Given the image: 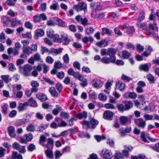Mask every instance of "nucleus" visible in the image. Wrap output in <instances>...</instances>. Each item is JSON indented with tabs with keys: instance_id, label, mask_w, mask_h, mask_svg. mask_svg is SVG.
Segmentation results:
<instances>
[{
	"instance_id": "obj_5",
	"label": "nucleus",
	"mask_w": 159,
	"mask_h": 159,
	"mask_svg": "<svg viewBox=\"0 0 159 159\" xmlns=\"http://www.w3.org/2000/svg\"><path fill=\"white\" fill-rule=\"evenodd\" d=\"M135 124L139 127L142 129H144L146 125L145 121L143 120L142 118H139L134 120Z\"/></svg>"
},
{
	"instance_id": "obj_14",
	"label": "nucleus",
	"mask_w": 159,
	"mask_h": 159,
	"mask_svg": "<svg viewBox=\"0 0 159 159\" xmlns=\"http://www.w3.org/2000/svg\"><path fill=\"white\" fill-rule=\"evenodd\" d=\"M36 97L41 101H45L48 99L47 96L45 94L40 93L36 94Z\"/></svg>"
},
{
	"instance_id": "obj_16",
	"label": "nucleus",
	"mask_w": 159,
	"mask_h": 159,
	"mask_svg": "<svg viewBox=\"0 0 159 159\" xmlns=\"http://www.w3.org/2000/svg\"><path fill=\"white\" fill-rule=\"evenodd\" d=\"M61 39L62 40V42H64V43L63 44L64 45H68L70 42V39H68L67 35H64L61 34Z\"/></svg>"
},
{
	"instance_id": "obj_13",
	"label": "nucleus",
	"mask_w": 159,
	"mask_h": 159,
	"mask_svg": "<svg viewBox=\"0 0 159 159\" xmlns=\"http://www.w3.org/2000/svg\"><path fill=\"white\" fill-rule=\"evenodd\" d=\"M102 32L101 33L102 35H104L106 34L108 36H111L113 32L111 30H110L108 28L104 27L102 29Z\"/></svg>"
},
{
	"instance_id": "obj_47",
	"label": "nucleus",
	"mask_w": 159,
	"mask_h": 159,
	"mask_svg": "<svg viewBox=\"0 0 159 159\" xmlns=\"http://www.w3.org/2000/svg\"><path fill=\"white\" fill-rule=\"evenodd\" d=\"M56 87L58 92L60 93L62 89V86L61 84L60 83L58 82L56 84Z\"/></svg>"
},
{
	"instance_id": "obj_8",
	"label": "nucleus",
	"mask_w": 159,
	"mask_h": 159,
	"mask_svg": "<svg viewBox=\"0 0 159 159\" xmlns=\"http://www.w3.org/2000/svg\"><path fill=\"white\" fill-rule=\"evenodd\" d=\"M117 51V50L113 48H110L108 49V55L110 57L116 61V57L115 55Z\"/></svg>"
},
{
	"instance_id": "obj_51",
	"label": "nucleus",
	"mask_w": 159,
	"mask_h": 159,
	"mask_svg": "<svg viewBox=\"0 0 159 159\" xmlns=\"http://www.w3.org/2000/svg\"><path fill=\"white\" fill-rule=\"evenodd\" d=\"M36 147L33 143L30 144L28 147V151L32 152L35 149Z\"/></svg>"
},
{
	"instance_id": "obj_42",
	"label": "nucleus",
	"mask_w": 159,
	"mask_h": 159,
	"mask_svg": "<svg viewBox=\"0 0 159 159\" xmlns=\"http://www.w3.org/2000/svg\"><path fill=\"white\" fill-rule=\"evenodd\" d=\"M147 79L151 83H154L155 82L154 81V76L151 74H149L147 76Z\"/></svg>"
},
{
	"instance_id": "obj_34",
	"label": "nucleus",
	"mask_w": 159,
	"mask_h": 159,
	"mask_svg": "<svg viewBox=\"0 0 159 159\" xmlns=\"http://www.w3.org/2000/svg\"><path fill=\"white\" fill-rule=\"evenodd\" d=\"M8 106L7 104L4 103V105L2 107V113L5 115H6L7 114Z\"/></svg>"
},
{
	"instance_id": "obj_15",
	"label": "nucleus",
	"mask_w": 159,
	"mask_h": 159,
	"mask_svg": "<svg viewBox=\"0 0 159 159\" xmlns=\"http://www.w3.org/2000/svg\"><path fill=\"white\" fill-rule=\"evenodd\" d=\"M114 159H124L123 153L119 151H116L113 155Z\"/></svg>"
},
{
	"instance_id": "obj_38",
	"label": "nucleus",
	"mask_w": 159,
	"mask_h": 159,
	"mask_svg": "<svg viewBox=\"0 0 159 159\" xmlns=\"http://www.w3.org/2000/svg\"><path fill=\"white\" fill-rule=\"evenodd\" d=\"M146 30L147 32L146 34L147 35H150L152 34L153 37L156 36V34L154 32V30H152L151 29L148 28V27Z\"/></svg>"
},
{
	"instance_id": "obj_50",
	"label": "nucleus",
	"mask_w": 159,
	"mask_h": 159,
	"mask_svg": "<svg viewBox=\"0 0 159 159\" xmlns=\"http://www.w3.org/2000/svg\"><path fill=\"white\" fill-rule=\"evenodd\" d=\"M153 116L148 114H145L143 115V117L145 120H151L152 119Z\"/></svg>"
},
{
	"instance_id": "obj_43",
	"label": "nucleus",
	"mask_w": 159,
	"mask_h": 159,
	"mask_svg": "<svg viewBox=\"0 0 159 159\" xmlns=\"http://www.w3.org/2000/svg\"><path fill=\"white\" fill-rule=\"evenodd\" d=\"M33 19L34 22L35 23H39L41 21V20H40L39 16L38 15H35L34 16Z\"/></svg>"
},
{
	"instance_id": "obj_46",
	"label": "nucleus",
	"mask_w": 159,
	"mask_h": 159,
	"mask_svg": "<svg viewBox=\"0 0 159 159\" xmlns=\"http://www.w3.org/2000/svg\"><path fill=\"white\" fill-rule=\"evenodd\" d=\"M53 30L50 29L47 31V35L51 39L52 38L54 34H53Z\"/></svg>"
},
{
	"instance_id": "obj_53",
	"label": "nucleus",
	"mask_w": 159,
	"mask_h": 159,
	"mask_svg": "<svg viewBox=\"0 0 159 159\" xmlns=\"http://www.w3.org/2000/svg\"><path fill=\"white\" fill-rule=\"evenodd\" d=\"M46 3L44 2L41 4L39 9L42 11H45L46 9Z\"/></svg>"
},
{
	"instance_id": "obj_17",
	"label": "nucleus",
	"mask_w": 159,
	"mask_h": 159,
	"mask_svg": "<svg viewBox=\"0 0 159 159\" xmlns=\"http://www.w3.org/2000/svg\"><path fill=\"white\" fill-rule=\"evenodd\" d=\"M28 106V104L27 102H25L24 103H20L18 107H17L18 111L21 112L23 111L25 109V107H27Z\"/></svg>"
},
{
	"instance_id": "obj_54",
	"label": "nucleus",
	"mask_w": 159,
	"mask_h": 159,
	"mask_svg": "<svg viewBox=\"0 0 159 159\" xmlns=\"http://www.w3.org/2000/svg\"><path fill=\"white\" fill-rule=\"evenodd\" d=\"M16 114L17 111L16 110H13L10 112L8 116L11 118H13L16 116Z\"/></svg>"
},
{
	"instance_id": "obj_56",
	"label": "nucleus",
	"mask_w": 159,
	"mask_h": 159,
	"mask_svg": "<svg viewBox=\"0 0 159 159\" xmlns=\"http://www.w3.org/2000/svg\"><path fill=\"white\" fill-rule=\"evenodd\" d=\"M99 99L101 101H105L107 100V97L103 93H100L98 96Z\"/></svg>"
},
{
	"instance_id": "obj_44",
	"label": "nucleus",
	"mask_w": 159,
	"mask_h": 159,
	"mask_svg": "<svg viewBox=\"0 0 159 159\" xmlns=\"http://www.w3.org/2000/svg\"><path fill=\"white\" fill-rule=\"evenodd\" d=\"M126 48L128 49H131L132 50H134L135 49V47L133 44L129 42L127 43L126 45Z\"/></svg>"
},
{
	"instance_id": "obj_6",
	"label": "nucleus",
	"mask_w": 159,
	"mask_h": 159,
	"mask_svg": "<svg viewBox=\"0 0 159 159\" xmlns=\"http://www.w3.org/2000/svg\"><path fill=\"white\" fill-rule=\"evenodd\" d=\"M114 114V113L112 112L106 110L103 113V118L106 120H111L113 119Z\"/></svg>"
},
{
	"instance_id": "obj_20",
	"label": "nucleus",
	"mask_w": 159,
	"mask_h": 159,
	"mask_svg": "<svg viewBox=\"0 0 159 159\" xmlns=\"http://www.w3.org/2000/svg\"><path fill=\"white\" fill-rule=\"evenodd\" d=\"M49 91L52 96L57 97L58 96V93L56 91L54 87H51L49 89Z\"/></svg>"
},
{
	"instance_id": "obj_39",
	"label": "nucleus",
	"mask_w": 159,
	"mask_h": 159,
	"mask_svg": "<svg viewBox=\"0 0 159 159\" xmlns=\"http://www.w3.org/2000/svg\"><path fill=\"white\" fill-rule=\"evenodd\" d=\"M60 116L63 118L68 119L70 117L69 114L66 112H61L60 113Z\"/></svg>"
},
{
	"instance_id": "obj_36",
	"label": "nucleus",
	"mask_w": 159,
	"mask_h": 159,
	"mask_svg": "<svg viewBox=\"0 0 159 159\" xmlns=\"http://www.w3.org/2000/svg\"><path fill=\"white\" fill-rule=\"evenodd\" d=\"M57 8H59V6L57 2H56L53 3L50 7V8L51 10L56 11Z\"/></svg>"
},
{
	"instance_id": "obj_55",
	"label": "nucleus",
	"mask_w": 159,
	"mask_h": 159,
	"mask_svg": "<svg viewBox=\"0 0 159 159\" xmlns=\"http://www.w3.org/2000/svg\"><path fill=\"white\" fill-rule=\"evenodd\" d=\"M63 60L64 62L66 63H68L69 62V57L68 55L67 54H65L63 57Z\"/></svg>"
},
{
	"instance_id": "obj_32",
	"label": "nucleus",
	"mask_w": 159,
	"mask_h": 159,
	"mask_svg": "<svg viewBox=\"0 0 159 159\" xmlns=\"http://www.w3.org/2000/svg\"><path fill=\"white\" fill-rule=\"evenodd\" d=\"M74 78L76 79H78L79 80H82L83 78V77L78 72H75L73 75Z\"/></svg>"
},
{
	"instance_id": "obj_31",
	"label": "nucleus",
	"mask_w": 159,
	"mask_h": 159,
	"mask_svg": "<svg viewBox=\"0 0 159 159\" xmlns=\"http://www.w3.org/2000/svg\"><path fill=\"white\" fill-rule=\"evenodd\" d=\"M122 57L124 59H128L131 55L130 53L129 52L127 51L126 50L122 51Z\"/></svg>"
},
{
	"instance_id": "obj_30",
	"label": "nucleus",
	"mask_w": 159,
	"mask_h": 159,
	"mask_svg": "<svg viewBox=\"0 0 159 159\" xmlns=\"http://www.w3.org/2000/svg\"><path fill=\"white\" fill-rule=\"evenodd\" d=\"M61 50L59 49H55L53 48H52L51 50H50L49 54L51 53L54 56H56L60 53Z\"/></svg>"
},
{
	"instance_id": "obj_9",
	"label": "nucleus",
	"mask_w": 159,
	"mask_h": 159,
	"mask_svg": "<svg viewBox=\"0 0 159 159\" xmlns=\"http://www.w3.org/2000/svg\"><path fill=\"white\" fill-rule=\"evenodd\" d=\"M102 153L105 159H111L112 157V153L108 150H103Z\"/></svg>"
},
{
	"instance_id": "obj_4",
	"label": "nucleus",
	"mask_w": 159,
	"mask_h": 159,
	"mask_svg": "<svg viewBox=\"0 0 159 159\" xmlns=\"http://www.w3.org/2000/svg\"><path fill=\"white\" fill-rule=\"evenodd\" d=\"M32 69V66L26 64L23 67V74L25 76H27L30 75L31 71Z\"/></svg>"
},
{
	"instance_id": "obj_45",
	"label": "nucleus",
	"mask_w": 159,
	"mask_h": 159,
	"mask_svg": "<svg viewBox=\"0 0 159 159\" xmlns=\"http://www.w3.org/2000/svg\"><path fill=\"white\" fill-rule=\"evenodd\" d=\"M141 138L142 139V140L145 142V143H149V141L147 140V139L145 134L143 132H141Z\"/></svg>"
},
{
	"instance_id": "obj_1",
	"label": "nucleus",
	"mask_w": 159,
	"mask_h": 159,
	"mask_svg": "<svg viewBox=\"0 0 159 159\" xmlns=\"http://www.w3.org/2000/svg\"><path fill=\"white\" fill-rule=\"evenodd\" d=\"M46 137L44 135H41L40 137L39 141V144L43 147H45L49 149H52L53 147L54 140L51 138L48 139L47 143L44 144V143L46 141Z\"/></svg>"
},
{
	"instance_id": "obj_60",
	"label": "nucleus",
	"mask_w": 159,
	"mask_h": 159,
	"mask_svg": "<svg viewBox=\"0 0 159 159\" xmlns=\"http://www.w3.org/2000/svg\"><path fill=\"white\" fill-rule=\"evenodd\" d=\"M20 146V145L19 144L16 142L13 143L12 145V148L17 150L19 149Z\"/></svg>"
},
{
	"instance_id": "obj_64",
	"label": "nucleus",
	"mask_w": 159,
	"mask_h": 159,
	"mask_svg": "<svg viewBox=\"0 0 159 159\" xmlns=\"http://www.w3.org/2000/svg\"><path fill=\"white\" fill-rule=\"evenodd\" d=\"M102 6L100 3H97L96 5V7L95 9V11L101 10L102 8Z\"/></svg>"
},
{
	"instance_id": "obj_49",
	"label": "nucleus",
	"mask_w": 159,
	"mask_h": 159,
	"mask_svg": "<svg viewBox=\"0 0 159 159\" xmlns=\"http://www.w3.org/2000/svg\"><path fill=\"white\" fill-rule=\"evenodd\" d=\"M107 109H115V108L114 105L112 104L107 103L105 104L104 106Z\"/></svg>"
},
{
	"instance_id": "obj_27",
	"label": "nucleus",
	"mask_w": 159,
	"mask_h": 159,
	"mask_svg": "<svg viewBox=\"0 0 159 159\" xmlns=\"http://www.w3.org/2000/svg\"><path fill=\"white\" fill-rule=\"evenodd\" d=\"M51 149H47L45 151V152L46 156L49 158L52 159L53 158V152Z\"/></svg>"
},
{
	"instance_id": "obj_2",
	"label": "nucleus",
	"mask_w": 159,
	"mask_h": 159,
	"mask_svg": "<svg viewBox=\"0 0 159 159\" xmlns=\"http://www.w3.org/2000/svg\"><path fill=\"white\" fill-rule=\"evenodd\" d=\"M133 106L132 101H123L121 103H118L116 105L118 110L120 112H124L125 111L129 110Z\"/></svg>"
},
{
	"instance_id": "obj_7",
	"label": "nucleus",
	"mask_w": 159,
	"mask_h": 159,
	"mask_svg": "<svg viewBox=\"0 0 159 159\" xmlns=\"http://www.w3.org/2000/svg\"><path fill=\"white\" fill-rule=\"evenodd\" d=\"M44 34V30L42 29H38L35 31L34 38L35 39H38L39 37H42Z\"/></svg>"
},
{
	"instance_id": "obj_40",
	"label": "nucleus",
	"mask_w": 159,
	"mask_h": 159,
	"mask_svg": "<svg viewBox=\"0 0 159 159\" xmlns=\"http://www.w3.org/2000/svg\"><path fill=\"white\" fill-rule=\"evenodd\" d=\"M9 75H2L1 78L6 83H8L9 82Z\"/></svg>"
},
{
	"instance_id": "obj_25",
	"label": "nucleus",
	"mask_w": 159,
	"mask_h": 159,
	"mask_svg": "<svg viewBox=\"0 0 159 159\" xmlns=\"http://www.w3.org/2000/svg\"><path fill=\"white\" fill-rule=\"evenodd\" d=\"M116 87L119 86V89L121 91L124 90L125 87V84L120 81H118L116 82Z\"/></svg>"
},
{
	"instance_id": "obj_26",
	"label": "nucleus",
	"mask_w": 159,
	"mask_h": 159,
	"mask_svg": "<svg viewBox=\"0 0 159 159\" xmlns=\"http://www.w3.org/2000/svg\"><path fill=\"white\" fill-rule=\"evenodd\" d=\"M131 128L130 127L127 126L125 129L122 130L120 132L122 136L125 135V133H129L131 131Z\"/></svg>"
},
{
	"instance_id": "obj_57",
	"label": "nucleus",
	"mask_w": 159,
	"mask_h": 159,
	"mask_svg": "<svg viewBox=\"0 0 159 159\" xmlns=\"http://www.w3.org/2000/svg\"><path fill=\"white\" fill-rule=\"evenodd\" d=\"M43 79L46 82L49 83L50 84L53 85L54 84V82L51 80L49 78L44 77Z\"/></svg>"
},
{
	"instance_id": "obj_62",
	"label": "nucleus",
	"mask_w": 159,
	"mask_h": 159,
	"mask_svg": "<svg viewBox=\"0 0 159 159\" xmlns=\"http://www.w3.org/2000/svg\"><path fill=\"white\" fill-rule=\"evenodd\" d=\"M77 119L74 117H71L69 121V125L70 126H71L74 125V121H76Z\"/></svg>"
},
{
	"instance_id": "obj_33",
	"label": "nucleus",
	"mask_w": 159,
	"mask_h": 159,
	"mask_svg": "<svg viewBox=\"0 0 159 159\" xmlns=\"http://www.w3.org/2000/svg\"><path fill=\"white\" fill-rule=\"evenodd\" d=\"M56 21L57 22L58 25L62 27H64L65 26V22L63 21L61 19L57 17Z\"/></svg>"
},
{
	"instance_id": "obj_11",
	"label": "nucleus",
	"mask_w": 159,
	"mask_h": 159,
	"mask_svg": "<svg viewBox=\"0 0 159 159\" xmlns=\"http://www.w3.org/2000/svg\"><path fill=\"white\" fill-rule=\"evenodd\" d=\"M7 131L9 135L11 138L16 136V135L15 132V128L12 126H9L7 128Z\"/></svg>"
},
{
	"instance_id": "obj_3",
	"label": "nucleus",
	"mask_w": 159,
	"mask_h": 159,
	"mask_svg": "<svg viewBox=\"0 0 159 159\" xmlns=\"http://www.w3.org/2000/svg\"><path fill=\"white\" fill-rule=\"evenodd\" d=\"M73 9L75 10L77 12H80L82 10L85 12L87 11V4L83 2H79L78 4L74 5Z\"/></svg>"
},
{
	"instance_id": "obj_37",
	"label": "nucleus",
	"mask_w": 159,
	"mask_h": 159,
	"mask_svg": "<svg viewBox=\"0 0 159 159\" xmlns=\"http://www.w3.org/2000/svg\"><path fill=\"white\" fill-rule=\"evenodd\" d=\"M54 67L56 69H59L62 67V64L60 61H58L55 62Z\"/></svg>"
},
{
	"instance_id": "obj_10",
	"label": "nucleus",
	"mask_w": 159,
	"mask_h": 159,
	"mask_svg": "<svg viewBox=\"0 0 159 159\" xmlns=\"http://www.w3.org/2000/svg\"><path fill=\"white\" fill-rule=\"evenodd\" d=\"M120 121L122 125H124L127 122H129V124L131 123V119L129 120L126 116H121L119 118Z\"/></svg>"
},
{
	"instance_id": "obj_24",
	"label": "nucleus",
	"mask_w": 159,
	"mask_h": 159,
	"mask_svg": "<svg viewBox=\"0 0 159 159\" xmlns=\"http://www.w3.org/2000/svg\"><path fill=\"white\" fill-rule=\"evenodd\" d=\"M90 123L91 125V128L94 129L98 124V121L95 119L92 118L90 120Z\"/></svg>"
},
{
	"instance_id": "obj_29",
	"label": "nucleus",
	"mask_w": 159,
	"mask_h": 159,
	"mask_svg": "<svg viewBox=\"0 0 159 159\" xmlns=\"http://www.w3.org/2000/svg\"><path fill=\"white\" fill-rule=\"evenodd\" d=\"M51 39H53L55 42L59 43L62 42V40L61 37L59 38V36L57 34H54L52 38Z\"/></svg>"
},
{
	"instance_id": "obj_52",
	"label": "nucleus",
	"mask_w": 159,
	"mask_h": 159,
	"mask_svg": "<svg viewBox=\"0 0 159 159\" xmlns=\"http://www.w3.org/2000/svg\"><path fill=\"white\" fill-rule=\"evenodd\" d=\"M26 129L28 131H34L35 130V127L32 125H29L26 128Z\"/></svg>"
},
{
	"instance_id": "obj_18",
	"label": "nucleus",
	"mask_w": 159,
	"mask_h": 159,
	"mask_svg": "<svg viewBox=\"0 0 159 159\" xmlns=\"http://www.w3.org/2000/svg\"><path fill=\"white\" fill-rule=\"evenodd\" d=\"M145 18V13L144 11L142 10L139 13L138 18L136 20L138 22H140L143 21Z\"/></svg>"
},
{
	"instance_id": "obj_63",
	"label": "nucleus",
	"mask_w": 159,
	"mask_h": 159,
	"mask_svg": "<svg viewBox=\"0 0 159 159\" xmlns=\"http://www.w3.org/2000/svg\"><path fill=\"white\" fill-rule=\"evenodd\" d=\"M94 31V30L91 27L88 28L86 30V34H90L92 33Z\"/></svg>"
},
{
	"instance_id": "obj_48",
	"label": "nucleus",
	"mask_w": 159,
	"mask_h": 159,
	"mask_svg": "<svg viewBox=\"0 0 159 159\" xmlns=\"http://www.w3.org/2000/svg\"><path fill=\"white\" fill-rule=\"evenodd\" d=\"M82 81V83H80V85L83 87H85L87 85L88 83L86 79H84L83 77L82 80H80Z\"/></svg>"
},
{
	"instance_id": "obj_22",
	"label": "nucleus",
	"mask_w": 159,
	"mask_h": 159,
	"mask_svg": "<svg viewBox=\"0 0 159 159\" xmlns=\"http://www.w3.org/2000/svg\"><path fill=\"white\" fill-rule=\"evenodd\" d=\"M26 119L23 118L18 120L16 121L15 124L16 126H19L24 125L25 123Z\"/></svg>"
},
{
	"instance_id": "obj_35",
	"label": "nucleus",
	"mask_w": 159,
	"mask_h": 159,
	"mask_svg": "<svg viewBox=\"0 0 159 159\" xmlns=\"http://www.w3.org/2000/svg\"><path fill=\"white\" fill-rule=\"evenodd\" d=\"M134 31L135 29L133 26H129L126 30V32L128 34H133Z\"/></svg>"
},
{
	"instance_id": "obj_58",
	"label": "nucleus",
	"mask_w": 159,
	"mask_h": 159,
	"mask_svg": "<svg viewBox=\"0 0 159 159\" xmlns=\"http://www.w3.org/2000/svg\"><path fill=\"white\" fill-rule=\"evenodd\" d=\"M57 76L60 79H62L64 76V73L63 71H60L57 73Z\"/></svg>"
},
{
	"instance_id": "obj_28",
	"label": "nucleus",
	"mask_w": 159,
	"mask_h": 159,
	"mask_svg": "<svg viewBox=\"0 0 159 159\" xmlns=\"http://www.w3.org/2000/svg\"><path fill=\"white\" fill-rule=\"evenodd\" d=\"M89 98L95 100L97 98V95L95 92L92 90H91L89 93Z\"/></svg>"
},
{
	"instance_id": "obj_19",
	"label": "nucleus",
	"mask_w": 159,
	"mask_h": 159,
	"mask_svg": "<svg viewBox=\"0 0 159 159\" xmlns=\"http://www.w3.org/2000/svg\"><path fill=\"white\" fill-rule=\"evenodd\" d=\"M27 102L28 104V106L29 105L33 107H36L38 106V104L36 102L32 97L30 98L28 100V101Z\"/></svg>"
},
{
	"instance_id": "obj_21",
	"label": "nucleus",
	"mask_w": 159,
	"mask_h": 159,
	"mask_svg": "<svg viewBox=\"0 0 159 159\" xmlns=\"http://www.w3.org/2000/svg\"><path fill=\"white\" fill-rule=\"evenodd\" d=\"M139 69L141 71H143L145 72H148L149 70V66L147 64H141L139 66Z\"/></svg>"
},
{
	"instance_id": "obj_12",
	"label": "nucleus",
	"mask_w": 159,
	"mask_h": 159,
	"mask_svg": "<svg viewBox=\"0 0 159 159\" xmlns=\"http://www.w3.org/2000/svg\"><path fill=\"white\" fill-rule=\"evenodd\" d=\"M101 62L105 64H107L110 63H115V61L111 57H102L101 59Z\"/></svg>"
},
{
	"instance_id": "obj_59",
	"label": "nucleus",
	"mask_w": 159,
	"mask_h": 159,
	"mask_svg": "<svg viewBox=\"0 0 159 159\" xmlns=\"http://www.w3.org/2000/svg\"><path fill=\"white\" fill-rule=\"evenodd\" d=\"M32 87H38L39 85V83L35 80H32L31 83Z\"/></svg>"
},
{
	"instance_id": "obj_41",
	"label": "nucleus",
	"mask_w": 159,
	"mask_h": 159,
	"mask_svg": "<svg viewBox=\"0 0 159 159\" xmlns=\"http://www.w3.org/2000/svg\"><path fill=\"white\" fill-rule=\"evenodd\" d=\"M6 152V149L2 147H0V158L4 157Z\"/></svg>"
},
{
	"instance_id": "obj_61",
	"label": "nucleus",
	"mask_w": 159,
	"mask_h": 159,
	"mask_svg": "<svg viewBox=\"0 0 159 159\" xmlns=\"http://www.w3.org/2000/svg\"><path fill=\"white\" fill-rule=\"evenodd\" d=\"M121 79L124 81L129 82L130 80V78L124 74H122L121 77Z\"/></svg>"
},
{
	"instance_id": "obj_23",
	"label": "nucleus",
	"mask_w": 159,
	"mask_h": 159,
	"mask_svg": "<svg viewBox=\"0 0 159 159\" xmlns=\"http://www.w3.org/2000/svg\"><path fill=\"white\" fill-rule=\"evenodd\" d=\"M22 51L23 53L27 55L31 54L32 52V49L30 47H24L22 48Z\"/></svg>"
}]
</instances>
